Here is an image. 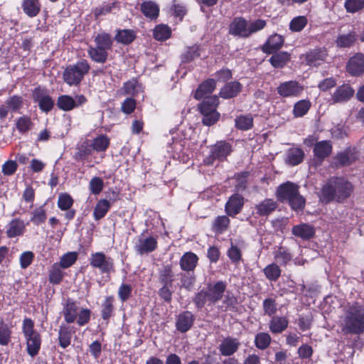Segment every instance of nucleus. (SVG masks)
<instances>
[{
    "label": "nucleus",
    "instance_id": "28",
    "mask_svg": "<svg viewBox=\"0 0 364 364\" xmlns=\"http://www.w3.org/2000/svg\"><path fill=\"white\" fill-rule=\"evenodd\" d=\"M356 39L357 34L355 32L352 31L348 34L339 35L336 40V46L340 48L350 47L354 44Z\"/></svg>",
    "mask_w": 364,
    "mask_h": 364
},
{
    "label": "nucleus",
    "instance_id": "53",
    "mask_svg": "<svg viewBox=\"0 0 364 364\" xmlns=\"http://www.w3.org/2000/svg\"><path fill=\"white\" fill-rule=\"evenodd\" d=\"M159 277L166 284H171L173 279V273L170 265L164 266L160 271Z\"/></svg>",
    "mask_w": 364,
    "mask_h": 364
},
{
    "label": "nucleus",
    "instance_id": "16",
    "mask_svg": "<svg viewBox=\"0 0 364 364\" xmlns=\"http://www.w3.org/2000/svg\"><path fill=\"white\" fill-rule=\"evenodd\" d=\"M239 346L240 342L236 338H228L222 341L219 349L223 355L228 356L235 353Z\"/></svg>",
    "mask_w": 364,
    "mask_h": 364
},
{
    "label": "nucleus",
    "instance_id": "2",
    "mask_svg": "<svg viewBox=\"0 0 364 364\" xmlns=\"http://www.w3.org/2000/svg\"><path fill=\"white\" fill-rule=\"evenodd\" d=\"M342 331L346 333L364 332V306L354 304L348 307L341 318Z\"/></svg>",
    "mask_w": 364,
    "mask_h": 364
},
{
    "label": "nucleus",
    "instance_id": "42",
    "mask_svg": "<svg viewBox=\"0 0 364 364\" xmlns=\"http://www.w3.org/2000/svg\"><path fill=\"white\" fill-rule=\"evenodd\" d=\"M58 263L53 264L49 272V281L54 284H59L63 279V272Z\"/></svg>",
    "mask_w": 364,
    "mask_h": 364
},
{
    "label": "nucleus",
    "instance_id": "24",
    "mask_svg": "<svg viewBox=\"0 0 364 364\" xmlns=\"http://www.w3.org/2000/svg\"><path fill=\"white\" fill-rule=\"evenodd\" d=\"M332 151V146L329 141H321L316 144L314 153L318 159H323L328 156Z\"/></svg>",
    "mask_w": 364,
    "mask_h": 364
},
{
    "label": "nucleus",
    "instance_id": "12",
    "mask_svg": "<svg viewBox=\"0 0 364 364\" xmlns=\"http://www.w3.org/2000/svg\"><path fill=\"white\" fill-rule=\"evenodd\" d=\"M229 33L233 36L248 37L250 36V32L247 21L242 18H235L230 25Z\"/></svg>",
    "mask_w": 364,
    "mask_h": 364
},
{
    "label": "nucleus",
    "instance_id": "43",
    "mask_svg": "<svg viewBox=\"0 0 364 364\" xmlns=\"http://www.w3.org/2000/svg\"><path fill=\"white\" fill-rule=\"evenodd\" d=\"M271 342V337L267 333H259L255 336V343L257 348L261 350L267 348Z\"/></svg>",
    "mask_w": 364,
    "mask_h": 364
},
{
    "label": "nucleus",
    "instance_id": "1",
    "mask_svg": "<svg viewBox=\"0 0 364 364\" xmlns=\"http://www.w3.org/2000/svg\"><path fill=\"white\" fill-rule=\"evenodd\" d=\"M353 187L350 182L343 178H331L322 187L320 200L328 203L333 200H341L348 197Z\"/></svg>",
    "mask_w": 364,
    "mask_h": 364
},
{
    "label": "nucleus",
    "instance_id": "56",
    "mask_svg": "<svg viewBox=\"0 0 364 364\" xmlns=\"http://www.w3.org/2000/svg\"><path fill=\"white\" fill-rule=\"evenodd\" d=\"M46 219V214L45 210L40 207L36 208L33 212V216L31 218V222H33L35 225H40L43 223Z\"/></svg>",
    "mask_w": 364,
    "mask_h": 364
},
{
    "label": "nucleus",
    "instance_id": "39",
    "mask_svg": "<svg viewBox=\"0 0 364 364\" xmlns=\"http://www.w3.org/2000/svg\"><path fill=\"white\" fill-rule=\"evenodd\" d=\"M289 60V55L287 53L280 52L273 55L269 61L274 68H282Z\"/></svg>",
    "mask_w": 364,
    "mask_h": 364
},
{
    "label": "nucleus",
    "instance_id": "36",
    "mask_svg": "<svg viewBox=\"0 0 364 364\" xmlns=\"http://www.w3.org/2000/svg\"><path fill=\"white\" fill-rule=\"evenodd\" d=\"M109 139L105 134H100L93 139L92 147L97 152L105 151L109 146Z\"/></svg>",
    "mask_w": 364,
    "mask_h": 364
},
{
    "label": "nucleus",
    "instance_id": "62",
    "mask_svg": "<svg viewBox=\"0 0 364 364\" xmlns=\"http://www.w3.org/2000/svg\"><path fill=\"white\" fill-rule=\"evenodd\" d=\"M263 308L264 312L271 316L276 312L277 307L274 300L267 299L263 301Z\"/></svg>",
    "mask_w": 364,
    "mask_h": 364
},
{
    "label": "nucleus",
    "instance_id": "32",
    "mask_svg": "<svg viewBox=\"0 0 364 364\" xmlns=\"http://www.w3.org/2000/svg\"><path fill=\"white\" fill-rule=\"evenodd\" d=\"M277 207L276 203L272 199H266L256 206L257 214L267 215Z\"/></svg>",
    "mask_w": 364,
    "mask_h": 364
},
{
    "label": "nucleus",
    "instance_id": "47",
    "mask_svg": "<svg viewBox=\"0 0 364 364\" xmlns=\"http://www.w3.org/2000/svg\"><path fill=\"white\" fill-rule=\"evenodd\" d=\"M354 156L350 151H345L339 153L335 158L336 164L341 166L350 164L353 160Z\"/></svg>",
    "mask_w": 364,
    "mask_h": 364
},
{
    "label": "nucleus",
    "instance_id": "8",
    "mask_svg": "<svg viewBox=\"0 0 364 364\" xmlns=\"http://www.w3.org/2000/svg\"><path fill=\"white\" fill-rule=\"evenodd\" d=\"M157 247V238L152 235H147L146 232H142L135 245L136 251L140 254H147L154 251Z\"/></svg>",
    "mask_w": 364,
    "mask_h": 364
},
{
    "label": "nucleus",
    "instance_id": "41",
    "mask_svg": "<svg viewBox=\"0 0 364 364\" xmlns=\"http://www.w3.org/2000/svg\"><path fill=\"white\" fill-rule=\"evenodd\" d=\"M77 258V253L76 252H69L63 255L60 259L59 266L62 268L66 269L72 266Z\"/></svg>",
    "mask_w": 364,
    "mask_h": 364
},
{
    "label": "nucleus",
    "instance_id": "35",
    "mask_svg": "<svg viewBox=\"0 0 364 364\" xmlns=\"http://www.w3.org/2000/svg\"><path fill=\"white\" fill-rule=\"evenodd\" d=\"M110 208V203L105 199L100 200L96 205L93 215L96 220L102 218L108 212Z\"/></svg>",
    "mask_w": 364,
    "mask_h": 364
},
{
    "label": "nucleus",
    "instance_id": "60",
    "mask_svg": "<svg viewBox=\"0 0 364 364\" xmlns=\"http://www.w3.org/2000/svg\"><path fill=\"white\" fill-rule=\"evenodd\" d=\"M230 220L227 216L223 215L218 217L214 223L215 229L218 232H223L229 225Z\"/></svg>",
    "mask_w": 364,
    "mask_h": 364
},
{
    "label": "nucleus",
    "instance_id": "50",
    "mask_svg": "<svg viewBox=\"0 0 364 364\" xmlns=\"http://www.w3.org/2000/svg\"><path fill=\"white\" fill-rule=\"evenodd\" d=\"M16 125L19 132L26 133L31 129L32 123L29 117L24 116L17 119Z\"/></svg>",
    "mask_w": 364,
    "mask_h": 364
},
{
    "label": "nucleus",
    "instance_id": "26",
    "mask_svg": "<svg viewBox=\"0 0 364 364\" xmlns=\"http://www.w3.org/2000/svg\"><path fill=\"white\" fill-rule=\"evenodd\" d=\"M25 229L23 221L20 220H13L8 225L6 234L9 237H14L23 234Z\"/></svg>",
    "mask_w": 364,
    "mask_h": 364
},
{
    "label": "nucleus",
    "instance_id": "61",
    "mask_svg": "<svg viewBox=\"0 0 364 364\" xmlns=\"http://www.w3.org/2000/svg\"><path fill=\"white\" fill-rule=\"evenodd\" d=\"M18 165L14 161H7L2 166V173L6 176H11L15 173Z\"/></svg>",
    "mask_w": 364,
    "mask_h": 364
},
{
    "label": "nucleus",
    "instance_id": "18",
    "mask_svg": "<svg viewBox=\"0 0 364 364\" xmlns=\"http://www.w3.org/2000/svg\"><path fill=\"white\" fill-rule=\"evenodd\" d=\"M231 146L226 142L220 141L217 143L212 148V154L211 156L213 159H218L219 160H223L227 157L231 152Z\"/></svg>",
    "mask_w": 364,
    "mask_h": 364
},
{
    "label": "nucleus",
    "instance_id": "55",
    "mask_svg": "<svg viewBox=\"0 0 364 364\" xmlns=\"http://www.w3.org/2000/svg\"><path fill=\"white\" fill-rule=\"evenodd\" d=\"M304 87L296 81H289L282 83L277 88V91H299Z\"/></svg>",
    "mask_w": 364,
    "mask_h": 364
},
{
    "label": "nucleus",
    "instance_id": "13",
    "mask_svg": "<svg viewBox=\"0 0 364 364\" xmlns=\"http://www.w3.org/2000/svg\"><path fill=\"white\" fill-rule=\"evenodd\" d=\"M226 289V284L222 281L217 282L208 286V300L212 303H215L220 300Z\"/></svg>",
    "mask_w": 364,
    "mask_h": 364
},
{
    "label": "nucleus",
    "instance_id": "45",
    "mask_svg": "<svg viewBox=\"0 0 364 364\" xmlns=\"http://www.w3.org/2000/svg\"><path fill=\"white\" fill-rule=\"evenodd\" d=\"M291 257V255L284 247H279L274 253L275 260L281 264H287Z\"/></svg>",
    "mask_w": 364,
    "mask_h": 364
},
{
    "label": "nucleus",
    "instance_id": "44",
    "mask_svg": "<svg viewBox=\"0 0 364 364\" xmlns=\"http://www.w3.org/2000/svg\"><path fill=\"white\" fill-rule=\"evenodd\" d=\"M36 100L38 102L40 109L43 112H49L53 108V105H54L53 101L51 99V97H50L48 95H38L36 96Z\"/></svg>",
    "mask_w": 364,
    "mask_h": 364
},
{
    "label": "nucleus",
    "instance_id": "6",
    "mask_svg": "<svg viewBox=\"0 0 364 364\" xmlns=\"http://www.w3.org/2000/svg\"><path fill=\"white\" fill-rule=\"evenodd\" d=\"M90 70L87 60H82L68 67L63 74L65 81L69 85L78 84Z\"/></svg>",
    "mask_w": 364,
    "mask_h": 364
},
{
    "label": "nucleus",
    "instance_id": "29",
    "mask_svg": "<svg viewBox=\"0 0 364 364\" xmlns=\"http://www.w3.org/2000/svg\"><path fill=\"white\" fill-rule=\"evenodd\" d=\"M72 331L69 326L61 325L58 332L60 346L65 348L70 344Z\"/></svg>",
    "mask_w": 364,
    "mask_h": 364
},
{
    "label": "nucleus",
    "instance_id": "31",
    "mask_svg": "<svg viewBox=\"0 0 364 364\" xmlns=\"http://www.w3.org/2000/svg\"><path fill=\"white\" fill-rule=\"evenodd\" d=\"M135 38V32L131 29L119 30L115 36V40L122 44H129Z\"/></svg>",
    "mask_w": 364,
    "mask_h": 364
},
{
    "label": "nucleus",
    "instance_id": "7",
    "mask_svg": "<svg viewBox=\"0 0 364 364\" xmlns=\"http://www.w3.org/2000/svg\"><path fill=\"white\" fill-rule=\"evenodd\" d=\"M90 264L93 268L98 269L102 273H109L114 270L113 259L106 256L103 252L91 254Z\"/></svg>",
    "mask_w": 364,
    "mask_h": 364
},
{
    "label": "nucleus",
    "instance_id": "23",
    "mask_svg": "<svg viewBox=\"0 0 364 364\" xmlns=\"http://www.w3.org/2000/svg\"><path fill=\"white\" fill-rule=\"evenodd\" d=\"M193 323V315L186 311L180 314L176 322V327L181 332H186L192 326Z\"/></svg>",
    "mask_w": 364,
    "mask_h": 364
},
{
    "label": "nucleus",
    "instance_id": "4",
    "mask_svg": "<svg viewBox=\"0 0 364 364\" xmlns=\"http://www.w3.org/2000/svg\"><path fill=\"white\" fill-rule=\"evenodd\" d=\"M63 314L67 323L77 321L79 326H84L89 322L91 312L88 309H80L75 301L68 300L63 306Z\"/></svg>",
    "mask_w": 364,
    "mask_h": 364
},
{
    "label": "nucleus",
    "instance_id": "27",
    "mask_svg": "<svg viewBox=\"0 0 364 364\" xmlns=\"http://www.w3.org/2000/svg\"><path fill=\"white\" fill-rule=\"evenodd\" d=\"M289 321L285 317L274 316L269 323V329L272 333H278L284 331L288 326Z\"/></svg>",
    "mask_w": 364,
    "mask_h": 364
},
{
    "label": "nucleus",
    "instance_id": "33",
    "mask_svg": "<svg viewBox=\"0 0 364 364\" xmlns=\"http://www.w3.org/2000/svg\"><path fill=\"white\" fill-rule=\"evenodd\" d=\"M96 47L105 50H107L112 48V40L109 34L102 33H99L95 38Z\"/></svg>",
    "mask_w": 364,
    "mask_h": 364
},
{
    "label": "nucleus",
    "instance_id": "40",
    "mask_svg": "<svg viewBox=\"0 0 364 364\" xmlns=\"http://www.w3.org/2000/svg\"><path fill=\"white\" fill-rule=\"evenodd\" d=\"M253 119L250 115H241L235 119V126L242 130H247L252 128Z\"/></svg>",
    "mask_w": 364,
    "mask_h": 364
},
{
    "label": "nucleus",
    "instance_id": "21",
    "mask_svg": "<svg viewBox=\"0 0 364 364\" xmlns=\"http://www.w3.org/2000/svg\"><path fill=\"white\" fill-rule=\"evenodd\" d=\"M39 0H23L21 7L23 12L29 17L36 16L41 10Z\"/></svg>",
    "mask_w": 364,
    "mask_h": 364
},
{
    "label": "nucleus",
    "instance_id": "63",
    "mask_svg": "<svg viewBox=\"0 0 364 364\" xmlns=\"http://www.w3.org/2000/svg\"><path fill=\"white\" fill-rule=\"evenodd\" d=\"M136 107V102L134 99L127 98L122 105V110L125 114L132 113Z\"/></svg>",
    "mask_w": 364,
    "mask_h": 364
},
{
    "label": "nucleus",
    "instance_id": "49",
    "mask_svg": "<svg viewBox=\"0 0 364 364\" xmlns=\"http://www.w3.org/2000/svg\"><path fill=\"white\" fill-rule=\"evenodd\" d=\"M344 7L349 13H355L364 7V0H346Z\"/></svg>",
    "mask_w": 364,
    "mask_h": 364
},
{
    "label": "nucleus",
    "instance_id": "5",
    "mask_svg": "<svg viewBox=\"0 0 364 364\" xmlns=\"http://www.w3.org/2000/svg\"><path fill=\"white\" fill-rule=\"evenodd\" d=\"M22 332L26 341L28 353L34 357L38 353L41 348V335L34 329V322L28 318H26L22 323Z\"/></svg>",
    "mask_w": 364,
    "mask_h": 364
},
{
    "label": "nucleus",
    "instance_id": "48",
    "mask_svg": "<svg viewBox=\"0 0 364 364\" xmlns=\"http://www.w3.org/2000/svg\"><path fill=\"white\" fill-rule=\"evenodd\" d=\"M73 200L68 193H60L58 196V206L62 210H67L73 205Z\"/></svg>",
    "mask_w": 364,
    "mask_h": 364
},
{
    "label": "nucleus",
    "instance_id": "59",
    "mask_svg": "<svg viewBox=\"0 0 364 364\" xmlns=\"http://www.w3.org/2000/svg\"><path fill=\"white\" fill-rule=\"evenodd\" d=\"M34 255L31 251L23 252L19 258L20 265L22 269L27 268L33 262Z\"/></svg>",
    "mask_w": 364,
    "mask_h": 364
},
{
    "label": "nucleus",
    "instance_id": "52",
    "mask_svg": "<svg viewBox=\"0 0 364 364\" xmlns=\"http://www.w3.org/2000/svg\"><path fill=\"white\" fill-rule=\"evenodd\" d=\"M305 203L304 198L298 192L295 196L290 199L289 204L294 210L297 211L303 210L305 206Z\"/></svg>",
    "mask_w": 364,
    "mask_h": 364
},
{
    "label": "nucleus",
    "instance_id": "20",
    "mask_svg": "<svg viewBox=\"0 0 364 364\" xmlns=\"http://www.w3.org/2000/svg\"><path fill=\"white\" fill-rule=\"evenodd\" d=\"M304 157L303 150L298 147L289 149L287 152L285 161L291 166H296L302 162Z\"/></svg>",
    "mask_w": 364,
    "mask_h": 364
},
{
    "label": "nucleus",
    "instance_id": "14",
    "mask_svg": "<svg viewBox=\"0 0 364 364\" xmlns=\"http://www.w3.org/2000/svg\"><path fill=\"white\" fill-rule=\"evenodd\" d=\"M243 197L239 194L232 196L225 205V210L228 215H235L239 213L243 206Z\"/></svg>",
    "mask_w": 364,
    "mask_h": 364
},
{
    "label": "nucleus",
    "instance_id": "58",
    "mask_svg": "<svg viewBox=\"0 0 364 364\" xmlns=\"http://www.w3.org/2000/svg\"><path fill=\"white\" fill-rule=\"evenodd\" d=\"M112 303H113V298L112 297H107L106 298L105 302L102 304V317L104 319H107L111 316L112 312Z\"/></svg>",
    "mask_w": 364,
    "mask_h": 364
},
{
    "label": "nucleus",
    "instance_id": "15",
    "mask_svg": "<svg viewBox=\"0 0 364 364\" xmlns=\"http://www.w3.org/2000/svg\"><path fill=\"white\" fill-rule=\"evenodd\" d=\"M327 52L324 48L312 50L306 54V61L308 65L316 66L325 60Z\"/></svg>",
    "mask_w": 364,
    "mask_h": 364
},
{
    "label": "nucleus",
    "instance_id": "54",
    "mask_svg": "<svg viewBox=\"0 0 364 364\" xmlns=\"http://www.w3.org/2000/svg\"><path fill=\"white\" fill-rule=\"evenodd\" d=\"M310 107V102L307 100H301L295 104L294 113L296 117L304 116Z\"/></svg>",
    "mask_w": 364,
    "mask_h": 364
},
{
    "label": "nucleus",
    "instance_id": "51",
    "mask_svg": "<svg viewBox=\"0 0 364 364\" xmlns=\"http://www.w3.org/2000/svg\"><path fill=\"white\" fill-rule=\"evenodd\" d=\"M104 186V182L100 177H94L91 179L89 188L92 194L98 195L102 191Z\"/></svg>",
    "mask_w": 364,
    "mask_h": 364
},
{
    "label": "nucleus",
    "instance_id": "46",
    "mask_svg": "<svg viewBox=\"0 0 364 364\" xmlns=\"http://www.w3.org/2000/svg\"><path fill=\"white\" fill-rule=\"evenodd\" d=\"M308 20L304 16H299L294 18L289 24V28L292 31H301L307 24Z\"/></svg>",
    "mask_w": 364,
    "mask_h": 364
},
{
    "label": "nucleus",
    "instance_id": "25",
    "mask_svg": "<svg viewBox=\"0 0 364 364\" xmlns=\"http://www.w3.org/2000/svg\"><path fill=\"white\" fill-rule=\"evenodd\" d=\"M141 10L146 18L156 19L159 16V8L154 1L143 2L141 5Z\"/></svg>",
    "mask_w": 364,
    "mask_h": 364
},
{
    "label": "nucleus",
    "instance_id": "64",
    "mask_svg": "<svg viewBox=\"0 0 364 364\" xmlns=\"http://www.w3.org/2000/svg\"><path fill=\"white\" fill-rule=\"evenodd\" d=\"M132 292V287L129 284H122L118 291V295L120 299L123 301H126L130 296Z\"/></svg>",
    "mask_w": 364,
    "mask_h": 364
},
{
    "label": "nucleus",
    "instance_id": "38",
    "mask_svg": "<svg viewBox=\"0 0 364 364\" xmlns=\"http://www.w3.org/2000/svg\"><path fill=\"white\" fill-rule=\"evenodd\" d=\"M90 57L95 62L103 63L107 58V52L97 47H90L88 50Z\"/></svg>",
    "mask_w": 364,
    "mask_h": 364
},
{
    "label": "nucleus",
    "instance_id": "10",
    "mask_svg": "<svg viewBox=\"0 0 364 364\" xmlns=\"http://www.w3.org/2000/svg\"><path fill=\"white\" fill-rule=\"evenodd\" d=\"M85 97L82 95H77L75 99L69 95H62L58 98V105L60 109L69 111L75 107L79 106L85 103Z\"/></svg>",
    "mask_w": 364,
    "mask_h": 364
},
{
    "label": "nucleus",
    "instance_id": "19",
    "mask_svg": "<svg viewBox=\"0 0 364 364\" xmlns=\"http://www.w3.org/2000/svg\"><path fill=\"white\" fill-rule=\"evenodd\" d=\"M284 39L279 34L271 36L267 43L263 46L262 50L264 53H272L279 49L283 45Z\"/></svg>",
    "mask_w": 364,
    "mask_h": 364
},
{
    "label": "nucleus",
    "instance_id": "57",
    "mask_svg": "<svg viewBox=\"0 0 364 364\" xmlns=\"http://www.w3.org/2000/svg\"><path fill=\"white\" fill-rule=\"evenodd\" d=\"M200 55L198 53V47L196 46H193L191 47H188L186 52L182 55V61L183 62H189L193 60L195 58L198 57Z\"/></svg>",
    "mask_w": 364,
    "mask_h": 364
},
{
    "label": "nucleus",
    "instance_id": "30",
    "mask_svg": "<svg viewBox=\"0 0 364 364\" xmlns=\"http://www.w3.org/2000/svg\"><path fill=\"white\" fill-rule=\"evenodd\" d=\"M11 327L0 318V345L6 346L11 341Z\"/></svg>",
    "mask_w": 364,
    "mask_h": 364
},
{
    "label": "nucleus",
    "instance_id": "11",
    "mask_svg": "<svg viewBox=\"0 0 364 364\" xmlns=\"http://www.w3.org/2000/svg\"><path fill=\"white\" fill-rule=\"evenodd\" d=\"M347 70L355 76L364 73V54L358 53L351 57L347 64Z\"/></svg>",
    "mask_w": 364,
    "mask_h": 364
},
{
    "label": "nucleus",
    "instance_id": "34",
    "mask_svg": "<svg viewBox=\"0 0 364 364\" xmlns=\"http://www.w3.org/2000/svg\"><path fill=\"white\" fill-rule=\"evenodd\" d=\"M153 34L156 40L164 41L170 38L171 30L168 26L161 24L155 27Z\"/></svg>",
    "mask_w": 364,
    "mask_h": 364
},
{
    "label": "nucleus",
    "instance_id": "17",
    "mask_svg": "<svg viewBox=\"0 0 364 364\" xmlns=\"http://www.w3.org/2000/svg\"><path fill=\"white\" fill-rule=\"evenodd\" d=\"M292 234L303 240H309L315 233L314 228L308 224L302 223L292 228Z\"/></svg>",
    "mask_w": 364,
    "mask_h": 364
},
{
    "label": "nucleus",
    "instance_id": "22",
    "mask_svg": "<svg viewBox=\"0 0 364 364\" xmlns=\"http://www.w3.org/2000/svg\"><path fill=\"white\" fill-rule=\"evenodd\" d=\"M198 257L193 252L185 253L180 259V266L184 271H193L198 263Z\"/></svg>",
    "mask_w": 364,
    "mask_h": 364
},
{
    "label": "nucleus",
    "instance_id": "37",
    "mask_svg": "<svg viewBox=\"0 0 364 364\" xmlns=\"http://www.w3.org/2000/svg\"><path fill=\"white\" fill-rule=\"evenodd\" d=\"M263 272L265 277L269 280L272 282L277 281L281 275V269L279 266L274 263H272L267 266H266Z\"/></svg>",
    "mask_w": 364,
    "mask_h": 364
},
{
    "label": "nucleus",
    "instance_id": "3",
    "mask_svg": "<svg viewBox=\"0 0 364 364\" xmlns=\"http://www.w3.org/2000/svg\"><path fill=\"white\" fill-rule=\"evenodd\" d=\"M212 92H195L194 97L197 100H203L199 106L200 111L203 115V123L206 126L215 124L220 117V114L215 109L218 105V98L216 95H212Z\"/></svg>",
    "mask_w": 364,
    "mask_h": 364
},
{
    "label": "nucleus",
    "instance_id": "9",
    "mask_svg": "<svg viewBox=\"0 0 364 364\" xmlns=\"http://www.w3.org/2000/svg\"><path fill=\"white\" fill-rule=\"evenodd\" d=\"M299 192V187L296 184L287 182L280 185L277 191V198L282 202L290 201L295 195Z\"/></svg>",
    "mask_w": 364,
    "mask_h": 364
}]
</instances>
